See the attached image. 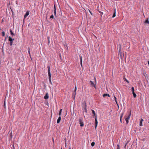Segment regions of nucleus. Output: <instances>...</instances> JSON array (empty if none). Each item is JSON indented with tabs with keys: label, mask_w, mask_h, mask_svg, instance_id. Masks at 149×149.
I'll list each match as a JSON object with an SVG mask.
<instances>
[{
	"label": "nucleus",
	"mask_w": 149,
	"mask_h": 149,
	"mask_svg": "<svg viewBox=\"0 0 149 149\" xmlns=\"http://www.w3.org/2000/svg\"><path fill=\"white\" fill-rule=\"evenodd\" d=\"M89 83L91 86L94 87L95 89H96V83H95V84L92 81H89Z\"/></svg>",
	"instance_id": "6"
},
{
	"label": "nucleus",
	"mask_w": 149,
	"mask_h": 149,
	"mask_svg": "<svg viewBox=\"0 0 149 149\" xmlns=\"http://www.w3.org/2000/svg\"><path fill=\"white\" fill-rule=\"evenodd\" d=\"M124 80L125 81H126L128 83H129V81L128 80H127V79L125 78H125H124Z\"/></svg>",
	"instance_id": "21"
},
{
	"label": "nucleus",
	"mask_w": 149,
	"mask_h": 149,
	"mask_svg": "<svg viewBox=\"0 0 149 149\" xmlns=\"http://www.w3.org/2000/svg\"><path fill=\"white\" fill-rule=\"evenodd\" d=\"M94 79H95V83H96V78H95V77Z\"/></svg>",
	"instance_id": "33"
},
{
	"label": "nucleus",
	"mask_w": 149,
	"mask_h": 149,
	"mask_svg": "<svg viewBox=\"0 0 149 149\" xmlns=\"http://www.w3.org/2000/svg\"><path fill=\"white\" fill-rule=\"evenodd\" d=\"M61 118L60 116H59L58 118V119L57 121V123H59L61 120Z\"/></svg>",
	"instance_id": "11"
},
{
	"label": "nucleus",
	"mask_w": 149,
	"mask_h": 149,
	"mask_svg": "<svg viewBox=\"0 0 149 149\" xmlns=\"http://www.w3.org/2000/svg\"><path fill=\"white\" fill-rule=\"evenodd\" d=\"M131 89H132V93L133 92H134V87H132Z\"/></svg>",
	"instance_id": "23"
},
{
	"label": "nucleus",
	"mask_w": 149,
	"mask_h": 149,
	"mask_svg": "<svg viewBox=\"0 0 149 149\" xmlns=\"http://www.w3.org/2000/svg\"><path fill=\"white\" fill-rule=\"evenodd\" d=\"M92 113L93 114L94 116H95V128H96L97 127V124H98V122L97 119V116L95 114V111L94 110H92Z\"/></svg>",
	"instance_id": "2"
},
{
	"label": "nucleus",
	"mask_w": 149,
	"mask_h": 149,
	"mask_svg": "<svg viewBox=\"0 0 149 149\" xmlns=\"http://www.w3.org/2000/svg\"><path fill=\"white\" fill-rule=\"evenodd\" d=\"M108 96L109 97H110V95H109V94H107V93H106V94H104L103 95V97H105V96Z\"/></svg>",
	"instance_id": "16"
},
{
	"label": "nucleus",
	"mask_w": 149,
	"mask_h": 149,
	"mask_svg": "<svg viewBox=\"0 0 149 149\" xmlns=\"http://www.w3.org/2000/svg\"><path fill=\"white\" fill-rule=\"evenodd\" d=\"M10 33L11 35L12 36H13V35H14V33H13V32H12V30H10Z\"/></svg>",
	"instance_id": "19"
},
{
	"label": "nucleus",
	"mask_w": 149,
	"mask_h": 149,
	"mask_svg": "<svg viewBox=\"0 0 149 149\" xmlns=\"http://www.w3.org/2000/svg\"><path fill=\"white\" fill-rule=\"evenodd\" d=\"M61 113L59 112L58 115L59 116H60L61 115Z\"/></svg>",
	"instance_id": "30"
},
{
	"label": "nucleus",
	"mask_w": 149,
	"mask_h": 149,
	"mask_svg": "<svg viewBox=\"0 0 149 149\" xmlns=\"http://www.w3.org/2000/svg\"><path fill=\"white\" fill-rule=\"evenodd\" d=\"M130 149H131V148H130Z\"/></svg>",
	"instance_id": "38"
},
{
	"label": "nucleus",
	"mask_w": 149,
	"mask_h": 149,
	"mask_svg": "<svg viewBox=\"0 0 149 149\" xmlns=\"http://www.w3.org/2000/svg\"><path fill=\"white\" fill-rule=\"evenodd\" d=\"M79 121L81 127H83L84 125V124L83 121V118L82 117H80L79 118Z\"/></svg>",
	"instance_id": "4"
},
{
	"label": "nucleus",
	"mask_w": 149,
	"mask_h": 149,
	"mask_svg": "<svg viewBox=\"0 0 149 149\" xmlns=\"http://www.w3.org/2000/svg\"><path fill=\"white\" fill-rule=\"evenodd\" d=\"M124 114V112H123L121 114V116L120 117V122L122 123V118H123V115Z\"/></svg>",
	"instance_id": "8"
},
{
	"label": "nucleus",
	"mask_w": 149,
	"mask_h": 149,
	"mask_svg": "<svg viewBox=\"0 0 149 149\" xmlns=\"http://www.w3.org/2000/svg\"><path fill=\"white\" fill-rule=\"evenodd\" d=\"M4 106L5 107V102H4Z\"/></svg>",
	"instance_id": "34"
},
{
	"label": "nucleus",
	"mask_w": 149,
	"mask_h": 149,
	"mask_svg": "<svg viewBox=\"0 0 149 149\" xmlns=\"http://www.w3.org/2000/svg\"><path fill=\"white\" fill-rule=\"evenodd\" d=\"M84 109H85V112H87V109H86V107H85V108H84Z\"/></svg>",
	"instance_id": "27"
},
{
	"label": "nucleus",
	"mask_w": 149,
	"mask_h": 149,
	"mask_svg": "<svg viewBox=\"0 0 149 149\" xmlns=\"http://www.w3.org/2000/svg\"><path fill=\"white\" fill-rule=\"evenodd\" d=\"M143 121V119H141L140 121V126H142L143 125H142V122Z\"/></svg>",
	"instance_id": "14"
},
{
	"label": "nucleus",
	"mask_w": 149,
	"mask_h": 149,
	"mask_svg": "<svg viewBox=\"0 0 149 149\" xmlns=\"http://www.w3.org/2000/svg\"><path fill=\"white\" fill-rule=\"evenodd\" d=\"M47 68L48 69V74L49 78V82L50 84H52V81L51 80V74L50 72V67L49 66H47Z\"/></svg>",
	"instance_id": "3"
},
{
	"label": "nucleus",
	"mask_w": 149,
	"mask_h": 149,
	"mask_svg": "<svg viewBox=\"0 0 149 149\" xmlns=\"http://www.w3.org/2000/svg\"><path fill=\"white\" fill-rule=\"evenodd\" d=\"M54 14L55 16H56V8L55 5L54 6Z\"/></svg>",
	"instance_id": "12"
},
{
	"label": "nucleus",
	"mask_w": 149,
	"mask_h": 149,
	"mask_svg": "<svg viewBox=\"0 0 149 149\" xmlns=\"http://www.w3.org/2000/svg\"><path fill=\"white\" fill-rule=\"evenodd\" d=\"M80 60V64L81 67L82 66V59L81 56H79Z\"/></svg>",
	"instance_id": "9"
},
{
	"label": "nucleus",
	"mask_w": 149,
	"mask_h": 149,
	"mask_svg": "<svg viewBox=\"0 0 149 149\" xmlns=\"http://www.w3.org/2000/svg\"><path fill=\"white\" fill-rule=\"evenodd\" d=\"M5 35V33L4 31H3L2 32V36H4Z\"/></svg>",
	"instance_id": "22"
},
{
	"label": "nucleus",
	"mask_w": 149,
	"mask_h": 149,
	"mask_svg": "<svg viewBox=\"0 0 149 149\" xmlns=\"http://www.w3.org/2000/svg\"><path fill=\"white\" fill-rule=\"evenodd\" d=\"M95 143L94 142H92L91 143V145L93 147L95 145Z\"/></svg>",
	"instance_id": "20"
},
{
	"label": "nucleus",
	"mask_w": 149,
	"mask_h": 149,
	"mask_svg": "<svg viewBox=\"0 0 149 149\" xmlns=\"http://www.w3.org/2000/svg\"><path fill=\"white\" fill-rule=\"evenodd\" d=\"M29 11L26 12L24 16V19L26 18L29 15Z\"/></svg>",
	"instance_id": "7"
},
{
	"label": "nucleus",
	"mask_w": 149,
	"mask_h": 149,
	"mask_svg": "<svg viewBox=\"0 0 149 149\" xmlns=\"http://www.w3.org/2000/svg\"><path fill=\"white\" fill-rule=\"evenodd\" d=\"M70 149H71V148H70Z\"/></svg>",
	"instance_id": "37"
},
{
	"label": "nucleus",
	"mask_w": 149,
	"mask_h": 149,
	"mask_svg": "<svg viewBox=\"0 0 149 149\" xmlns=\"http://www.w3.org/2000/svg\"><path fill=\"white\" fill-rule=\"evenodd\" d=\"M117 149H120V146H119V145H117Z\"/></svg>",
	"instance_id": "25"
},
{
	"label": "nucleus",
	"mask_w": 149,
	"mask_h": 149,
	"mask_svg": "<svg viewBox=\"0 0 149 149\" xmlns=\"http://www.w3.org/2000/svg\"><path fill=\"white\" fill-rule=\"evenodd\" d=\"M148 64L149 65V61H148Z\"/></svg>",
	"instance_id": "35"
},
{
	"label": "nucleus",
	"mask_w": 149,
	"mask_h": 149,
	"mask_svg": "<svg viewBox=\"0 0 149 149\" xmlns=\"http://www.w3.org/2000/svg\"><path fill=\"white\" fill-rule=\"evenodd\" d=\"M114 13H113V15L112 16V17L113 18L114 17H115L116 16V9H114Z\"/></svg>",
	"instance_id": "13"
},
{
	"label": "nucleus",
	"mask_w": 149,
	"mask_h": 149,
	"mask_svg": "<svg viewBox=\"0 0 149 149\" xmlns=\"http://www.w3.org/2000/svg\"><path fill=\"white\" fill-rule=\"evenodd\" d=\"M44 98L45 99H47L49 98V96L48 93H47L45 96H44Z\"/></svg>",
	"instance_id": "10"
},
{
	"label": "nucleus",
	"mask_w": 149,
	"mask_h": 149,
	"mask_svg": "<svg viewBox=\"0 0 149 149\" xmlns=\"http://www.w3.org/2000/svg\"><path fill=\"white\" fill-rule=\"evenodd\" d=\"M72 95H73V96H74V92L73 93Z\"/></svg>",
	"instance_id": "31"
},
{
	"label": "nucleus",
	"mask_w": 149,
	"mask_h": 149,
	"mask_svg": "<svg viewBox=\"0 0 149 149\" xmlns=\"http://www.w3.org/2000/svg\"><path fill=\"white\" fill-rule=\"evenodd\" d=\"M50 18L51 19H54V16L53 15H52L50 17Z\"/></svg>",
	"instance_id": "24"
},
{
	"label": "nucleus",
	"mask_w": 149,
	"mask_h": 149,
	"mask_svg": "<svg viewBox=\"0 0 149 149\" xmlns=\"http://www.w3.org/2000/svg\"><path fill=\"white\" fill-rule=\"evenodd\" d=\"M62 111V109H61L59 112L61 113Z\"/></svg>",
	"instance_id": "32"
},
{
	"label": "nucleus",
	"mask_w": 149,
	"mask_h": 149,
	"mask_svg": "<svg viewBox=\"0 0 149 149\" xmlns=\"http://www.w3.org/2000/svg\"><path fill=\"white\" fill-rule=\"evenodd\" d=\"M132 94L133 95V97L134 98H136V93H135L134 92H133Z\"/></svg>",
	"instance_id": "18"
},
{
	"label": "nucleus",
	"mask_w": 149,
	"mask_h": 149,
	"mask_svg": "<svg viewBox=\"0 0 149 149\" xmlns=\"http://www.w3.org/2000/svg\"><path fill=\"white\" fill-rule=\"evenodd\" d=\"M88 10H89V12L90 13H91V14L92 15H93L92 13H91V12L90 11V10L89 9H88Z\"/></svg>",
	"instance_id": "28"
},
{
	"label": "nucleus",
	"mask_w": 149,
	"mask_h": 149,
	"mask_svg": "<svg viewBox=\"0 0 149 149\" xmlns=\"http://www.w3.org/2000/svg\"><path fill=\"white\" fill-rule=\"evenodd\" d=\"M14 40V39H12L10 36L9 37L8 40L10 41V46H12L13 45V42Z\"/></svg>",
	"instance_id": "5"
},
{
	"label": "nucleus",
	"mask_w": 149,
	"mask_h": 149,
	"mask_svg": "<svg viewBox=\"0 0 149 149\" xmlns=\"http://www.w3.org/2000/svg\"><path fill=\"white\" fill-rule=\"evenodd\" d=\"M28 52H29V54L30 55V49H29V48Z\"/></svg>",
	"instance_id": "29"
},
{
	"label": "nucleus",
	"mask_w": 149,
	"mask_h": 149,
	"mask_svg": "<svg viewBox=\"0 0 149 149\" xmlns=\"http://www.w3.org/2000/svg\"><path fill=\"white\" fill-rule=\"evenodd\" d=\"M10 134H11V135H12V132L10 133ZM11 136H12V135H11Z\"/></svg>",
	"instance_id": "36"
},
{
	"label": "nucleus",
	"mask_w": 149,
	"mask_h": 149,
	"mask_svg": "<svg viewBox=\"0 0 149 149\" xmlns=\"http://www.w3.org/2000/svg\"><path fill=\"white\" fill-rule=\"evenodd\" d=\"M145 23L146 24L147 23L148 24L149 23L148 19V18L146 19V20L145 21Z\"/></svg>",
	"instance_id": "15"
},
{
	"label": "nucleus",
	"mask_w": 149,
	"mask_h": 149,
	"mask_svg": "<svg viewBox=\"0 0 149 149\" xmlns=\"http://www.w3.org/2000/svg\"><path fill=\"white\" fill-rule=\"evenodd\" d=\"M131 115V111H127L125 115L124 116V118H125V120L127 124L129 123V120L130 117Z\"/></svg>",
	"instance_id": "1"
},
{
	"label": "nucleus",
	"mask_w": 149,
	"mask_h": 149,
	"mask_svg": "<svg viewBox=\"0 0 149 149\" xmlns=\"http://www.w3.org/2000/svg\"><path fill=\"white\" fill-rule=\"evenodd\" d=\"M76 90H77V87H76V86H75V89H74V98H75V95H76Z\"/></svg>",
	"instance_id": "17"
},
{
	"label": "nucleus",
	"mask_w": 149,
	"mask_h": 149,
	"mask_svg": "<svg viewBox=\"0 0 149 149\" xmlns=\"http://www.w3.org/2000/svg\"><path fill=\"white\" fill-rule=\"evenodd\" d=\"M114 100H115L116 102L117 103V100H116V97L115 96H114Z\"/></svg>",
	"instance_id": "26"
}]
</instances>
